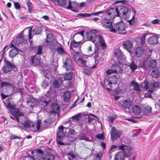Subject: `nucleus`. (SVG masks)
<instances>
[{
  "instance_id": "79ce46f5",
  "label": "nucleus",
  "mask_w": 160,
  "mask_h": 160,
  "mask_svg": "<svg viewBox=\"0 0 160 160\" xmlns=\"http://www.w3.org/2000/svg\"><path fill=\"white\" fill-rule=\"evenodd\" d=\"M83 72L88 76L90 75L91 73L90 68L88 67V68H83Z\"/></svg>"
},
{
  "instance_id": "b1692460",
  "label": "nucleus",
  "mask_w": 160,
  "mask_h": 160,
  "mask_svg": "<svg viewBox=\"0 0 160 160\" xmlns=\"http://www.w3.org/2000/svg\"><path fill=\"white\" fill-rule=\"evenodd\" d=\"M152 110L151 107L147 105L144 106L142 109V112L146 115H149L151 112Z\"/></svg>"
},
{
  "instance_id": "423d86ee",
  "label": "nucleus",
  "mask_w": 160,
  "mask_h": 160,
  "mask_svg": "<svg viewBox=\"0 0 160 160\" xmlns=\"http://www.w3.org/2000/svg\"><path fill=\"white\" fill-rule=\"evenodd\" d=\"M112 20H110L107 19L106 18L102 19L101 22L103 26H105L107 28H111L110 29V32L114 33L116 32V30L115 28L113 27L112 25V23L111 21Z\"/></svg>"
},
{
  "instance_id": "0e129e2a",
  "label": "nucleus",
  "mask_w": 160,
  "mask_h": 160,
  "mask_svg": "<svg viewBox=\"0 0 160 160\" xmlns=\"http://www.w3.org/2000/svg\"><path fill=\"white\" fill-rule=\"evenodd\" d=\"M96 137L99 140H102L104 138V136L102 134H97L96 136Z\"/></svg>"
},
{
  "instance_id": "774afa93",
  "label": "nucleus",
  "mask_w": 160,
  "mask_h": 160,
  "mask_svg": "<svg viewBox=\"0 0 160 160\" xmlns=\"http://www.w3.org/2000/svg\"><path fill=\"white\" fill-rule=\"evenodd\" d=\"M36 151L38 153H37L38 154H39V155H41V154L44 155L43 154V153H44L43 151L41 149L38 148L36 149Z\"/></svg>"
},
{
  "instance_id": "dca6fc26",
  "label": "nucleus",
  "mask_w": 160,
  "mask_h": 160,
  "mask_svg": "<svg viewBox=\"0 0 160 160\" xmlns=\"http://www.w3.org/2000/svg\"><path fill=\"white\" fill-rule=\"evenodd\" d=\"M64 66L67 71L72 69V63L71 59L67 58L64 62Z\"/></svg>"
},
{
  "instance_id": "cd10ccee",
  "label": "nucleus",
  "mask_w": 160,
  "mask_h": 160,
  "mask_svg": "<svg viewBox=\"0 0 160 160\" xmlns=\"http://www.w3.org/2000/svg\"><path fill=\"white\" fill-rule=\"evenodd\" d=\"M63 95L64 96V101L66 102H68L71 97L70 92L68 91H66Z\"/></svg>"
},
{
  "instance_id": "20e7f679",
  "label": "nucleus",
  "mask_w": 160,
  "mask_h": 160,
  "mask_svg": "<svg viewBox=\"0 0 160 160\" xmlns=\"http://www.w3.org/2000/svg\"><path fill=\"white\" fill-rule=\"evenodd\" d=\"M114 28L118 31L119 33L123 34H126L127 33L125 29L126 28L125 23L123 21H120L119 22L114 24L113 25Z\"/></svg>"
},
{
  "instance_id": "4be33fe9",
  "label": "nucleus",
  "mask_w": 160,
  "mask_h": 160,
  "mask_svg": "<svg viewBox=\"0 0 160 160\" xmlns=\"http://www.w3.org/2000/svg\"><path fill=\"white\" fill-rule=\"evenodd\" d=\"M160 39V37L156 36H152L148 40V42L150 44L154 45L158 42V39Z\"/></svg>"
},
{
  "instance_id": "a878e982",
  "label": "nucleus",
  "mask_w": 160,
  "mask_h": 160,
  "mask_svg": "<svg viewBox=\"0 0 160 160\" xmlns=\"http://www.w3.org/2000/svg\"><path fill=\"white\" fill-rule=\"evenodd\" d=\"M130 85L133 87V90L136 91H140V87L138 83L135 82L134 81H132L130 83Z\"/></svg>"
},
{
  "instance_id": "473e14b6",
  "label": "nucleus",
  "mask_w": 160,
  "mask_h": 160,
  "mask_svg": "<svg viewBox=\"0 0 160 160\" xmlns=\"http://www.w3.org/2000/svg\"><path fill=\"white\" fill-rule=\"evenodd\" d=\"M43 160H54L55 157L53 154H51L49 155H44Z\"/></svg>"
},
{
  "instance_id": "f3484780",
  "label": "nucleus",
  "mask_w": 160,
  "mask_h": 160,
  "mask_svg": "<svg viewBox=\"0 0 160 160\" xmlns=\"http://www.w3.org/2000/svg\"><path fill=\"white\" fill-rule=\"evenodd\" d=\"M11 100L12 99L11 98H8L6 100L5 102L3 101V102L8 109H14L15 105L11 104Z\"/></svg>"
},
{
  "instance_id": "13d9d810",
  "label": "nucleus",
  "mask_w": 160,
  "mask_h": 160,
  "mask_svg": "<svg viewBox=\"0 0 160 160\" xmlns=\"http://www.w3.org/2000/svg\"><path fill=\"white\" fill-rule=\"evenodd\" d=\"M104 12V11H101L95 12H92L90 13L89 14H90L91 16L92 15L98 16V14L103 13Z\"/></svg>"
},
{
  "instance_id": "5fc2aeb1",
  "label": "nucleus",
  "mask_w": 160,
  "mask_h": 160,
  "mask_svg": "<svg viewBox=\"0 0 160 160\" xmlns=\"http://www.w3.org/2000/svg\"><path fill=\"white\" fill-rule=\"evenodd\" d=\"M136 117H133L131 118H126L125 119V120L128 121H131L133 123H137V122L135 120L134 118H136Z\"/></svg>"
},
{
  "instance_id": "37998d69",
  "label": "nucleus",
  "mask_w": 160,
  "mask_h": 160,
  "mask_svg": "<svg viewBox=\"0 0 160 160\" xmlns=\"http://www.w3.org/2000/svg\"><path fill=\"white\" fill-rule=\"evenodd\" d=\"M53 40V35L51 33H48L47 35V38L46 41L47 42H49Z\"/></svg>"
},
{
  "instance_id": "052dcab7",
  "label": "nucleus",
  "mask_w": 160,
  "mask_h": 160,
  "mask_svg": "<svg viewBox=\"0 0 160 160\" xmlns=\"http://www.w3.org/2000/svg\"><path fill=\"white\" fill-rule=\"evenodd\" d=\"M153 92L152 90H150V92L146 93L145 95V97L146 98H152L151 93Z\"/></svg>"
},
{
  "instance_id": "f257e3e1",
  "label": "nucleus",
  "mask_w": 160,
  "mask_h": 160,
  "mask_svg": "<svg viewBox=\"0 0 160 160\" xmlns=\"http://www.w3.org/2000/svg\"><path fill=\"white\" fill-rule=\"evenodd\" d=\"M119 148L124 153H117L114 157V160H124L125 157H130L133 152L131 147L122 145L119 146Z\"/></svg>"
},
{
  "instance_id": "603ef678",
  "label": "nucleus",
  "mask_w": 160,
  "mask_h": 160,
  "mask_svg": "<svg viewBox=\"0 0 160 160\" xmlns=\"http://www.w3.org/2000/svg\"><path fill=\"white\" fill-rule=\"evenodd\" d=\"M15 8L17 10H20L21 8V6L18 2H14L13 1Z\"/></svg>"
},
{
  "instance_id": "ddd939ff",
  "label": "nucleus",
  "mask_w": 160,
  "mask_h": 160,
  "mask_svg": "<svg viewBox=\"0 0 160 160\" xmlns=\"http://www.w3.org/2000/svg\"><path fill=\"white\" fill-rule=\"evenodd\" d=\"M148 61L147 58L140 59L139 61L138 64V67L146 70L148 68Z\"/></svg>"
},
{
  "instance_id": "72a5a7b5",
  "label": "nucleus",
  "mask_w": 160,
  "mask_h": 160,
  "mask_svg": "<svg viewBox=\"0 0 160 160\" xmlns=\"http://www.w3.org/2000/svg\"><path fill=\"white\" fill-rule=\"evenodd\" d=\"M1 87L3 88L5 87L6 88L12 87L13 85L11 83L6 82H2L1 83Z\"/></svg>"
},
{
  "instance_id": "5701e85b",
  "label": "nucleus",
  "mask_w": 160,
  "mask_h": 160,
  "mask_svg": "<svg viewBox=\"0 0 160 160\" xmlns=\"http://www.w3.org/2000/svg\"><path fill=\"white\" fill-rule=\"evenodd\" d=\"M132 112L135 115L139 114L141 112V109L140 107L136 105H133L131 108Z\"/></svg>"
},
{
  "instance_id": "de8ad7c7",
  "label": "nucleus",
  "mask_w": 160,
  "mask_h": 160,
  "mask_svg": "<svg viewBox=\"0 0 160 160\" xmlns=\"http://www.w3.org/2000/svg\"><path fill=\"white\" fill-rule=\"evenodd\" d=\"M150 85L152 88H155L158 87L159 83L158 82L152 81L150 82Z\"/></svg>"
},
{
  "instance_id": "2eb2a0df",
  "label": "nucleus",
  "mask_w": 160,
  "mask_h": 160,
  "mask_svg": "<svg viewBox=\"0 0 160 160\" xmlns=\"http://www.w3.org/2000/svg\"><path fill=\"white\" fill-rule=\"evenodd\" d=\"M30 63L33 66L38 65L40 62V60L34 56H31L29 59Z\"/></svg>"
},
{
  "instance_id": "412c9836",
  "label": "nucleus",
  "mask_w": 160,
  "mask_h": 160,
  "mask_svg": "<svg viewBox=\"0 0 160 160\" xmlns=\"http://www.w3.org/2000/svg\"><path fill=\"white\" fill-rule=\"evenodd\" d=\"M52 122V118H49L47 120H45L42 122V128H47L51 125Z\"/></svg>"
},
{
  "instance_id": "9b49d317",
  "label": "nucleus",
  "mask_w": 160,
  "mask_h": 160,
  "mask_svg": "<svg viewBox=\"0 0 160 160\" xmlns=\"http://www.w3.org/2000/svg\"><path fill=\"white\" fill-rule=\"evenodd\" d=\"M118 80V78L115 75H110L108 78L106 79L108 82V85L111 88L112 87V84H117Z\"/></svg>"
},
{
  "instance_id": "49530a36",
  "label": "nucleus",
  "mask_w": 160,
  "mask_h": 160,
  "mask_svg": "<svg viewBox=\"0 0 160 160\" xmlns=\"http://www.w3.org/2000/svg\"><path fill=\"white\" fill-rule=\"evenodd\" d=\"M78 60L81 62L82 66L84 68H88V67L86 64V61L82 60V58L80 57L78 59Z\"/></svg>"
},
{
  "instance_id": "58836bf2",
  "label": "nucleus",
  "mask_w": 160,
  "mask_h": 160,
  "mask_svg": "<svg viewBox=\"0 0 160 160\" xmlns=\"http://www.w3.org/2000/svg\"><path fill=\"white\" fill-rule=\"evenodd\" d=\"M148 85V82L146 80V79H145L141 84L142 87L145 88L146 90L148 89L149 88Z\"/></svg>"
},
{
  "instance_id": "f8f14e48",
  "label": "nucleus",
  "mask_w": 160,
  "mask_h": 160,
  "mask_svg": "<svg viewBox=\"0 0 160 160\" xmlns=\"http://www.w3.org/2000/svg\"><path fill=\"white\" fill-rule=\"evenodd\" d=\"M122 47L127 50L128 52H131V48L133 46V43L130 40H126L124 41L122 44Z\"/></svg>"
},
{
  "instance_id": "864d4df0",
  "label": "nucleus",
  "mask_w": 160,
  "mask_h": 160,
  "mask_svg": "<svg viewBox=\"0 0 160 160\" xmlns=\"http://www.w3.org/2000/svg\"><path fill=\"white\" fill-rule=\"evenodd\" d=\"M53 87L55 88H58L60 87V85L58 80H55L53 83Z\"/></svg>"
},
{
  "instance_id": "3c124183",
  "label": "nucleus",
  "mask_w": 160,
  "mask_h": 160,
  "mask_svg": "<svg viewBox=\"0 0 160 160\" xmlns=\"http://www.w3.org/2000/svg\"><path fill=\"white\" fill-rule=\"evenodd\" d=\"M79 16L82 17H90L91 15L89 13H82L78 14L76 16L78 17Z\"/></svg>"
},
{
  "instance_id": "6e6d98bb",
  "label": "nucleus",
  "mask_w": 160,
  "mask_h": 160,
  "mask_svg": "<svg viewBox=\"0 0 160 160\" xmlns=\"http://www.w3.org/2000/svg\"><path fill=\"white\" fill-rule=\"evenodd\" d=\"M117 116L115 115L113 116H110L109 117V122L110 123H112L113 121L116 119Z\"/></svg>"
},
{
  "instance_id": "6ab92c4d",
  "label": "nucleus",
  "mask_w": 160,
  "mask_h": 160,
  "mask_svg": "<svg viewBox=\"0 0 160 160\" xmlns=\"http://www.w3.org/2000/svg\"><path fill=\"white\" fill-rule=\"evenodd\" d=\"M83 43V42L81 43V42L79 41L77 42L75 41L74 39L72 40L70 42V49L71 50L73 49V48H76L80 46V48H81V45Z\"/></svg>"
},
{
  "instance_id": "7ed1b4c3",
  "label": "nucleus",
  "mask_w": 160,
  "mask_h": 160,
  "mask_svg": "<svg viewBox=\"0 0 160 160\" xmlns=\"http://www.w3.org/2000/svg\"><path fill=\"white\" fill-rule=\"evenodd\" d=\"M5 65L2 67V69L3 72L5 73H8L11 72L12 70H14V68H16V65L11 63L6 59L4 60Z\"/></svg>"
},
{
  "instance_id": "2f4dec72",
  "label": "nucleus",
  "mask_w": 160,
  "mask_h": 160,
  "mask_svg": "<svg viewBox=\"0 0 160 160\" xmlns=\"http://www.w3.org/2000/svg\"><path fill=\"white\" fill-rule=\"evenodd\" d=\"M128 66L130 67L132 72H134L138 68L137 65L133 61H132Z\"/></svg>"
},
{
  "instance_id": "bb28decb",
  "label": "nucleus",
  "mask_w": 160,
  "mask_h": 160,
  "mask_svg": "<svg viewBox=\"0 0 160 160\" xmlns=\"http://www.w3.org/2000/svg\"><path fill=\"white\" fill-rule=\"evenodd\" d=\"M42 31V29L41 27L36 26L33 29L32 33L33 35L39 34Z\"/></svg>"
},
{
  "instance_id": "e433bc0d",
  "label": "nucleus",
  "mask_w": 160,
  "mask_h": 160,
  "mask_svg": "<svg viewBox=\"0 0 160 160\" xmlns=\"http://www.w3.org/2000/svg\"><path fill=\"white\" fill-rule=\"evenodd\" d=\"M72 72L67 73L64 75V78L65 80H71L72 78Z\"/></svg>"
},
{
  "instance_id": "680f3d73",
  "label": "nucleus",
  "mask_w": 160,
  "mask_h": 160,
  "mask_svg": "<svg viewBox=\"0 0 160 160\" xmlns=\"http://www.w3.org/2000/svg\"><path fill=\"white\" fill-rule=\"evenodd\" d=\"M128 1L127 0H117L115 1L114 4H117L119 3H122V4H125L126 2H127Z\"/></svg>"
},
{
  "instance_id": "c85d7f7f",
  "label": "nucleus",
  "mask_w": 160,
  "mask_h": 160,
  "mask_svg": "<svg viewBox=\"0 0 160 160\" xmlns=\"http://www.w3.org/2000/svg\"><path fill=\"white\" fill-rule=\"evenodd\" d=\"M159 73L160 71L159 69H156L152 71L151 75L153 78H156L158 76Z\"/></svg>"
},
{
  "instance_id": "f03ea898",
  "label": "nucleus",
  "mask_w": 160,
  "mask_h": 160,
  "mask_svg": "<svg viewBox=\"0 0 160 160\" xmlns=\"http://www.w3.org/2000/svg\"><path fill=\"white\" fill-rule=\"evenodd\" d=\"M87 35L86 37L88 40H90L93 43L96 42V39L98 38L99 42L100 43L103 49H104L107 47V45L105 43L104 39L102 36L101 34L99 35H96L95 32L90 31L86 32Z\"/></svg>"
},
{
  "instance_id": "f704fd0d",
  "label": "nucleus",
  "mask_w": 160,
  "mask_h": 160,
  "mask_svg": "<svg viewBox=\"0 0 160 160\" xmlns=\"http://www.w3.org/2000/svg\"><path fill=\"white\" fill-rule=\"evenodd\" d=\"M121 91V89L119 88H117L114 90H112L111 92V94L112 96H115V95L118 94Z\"/></svg>"
},
{
  "instance_id": "7c9ffc66",
  "label": "nucleus",
  "mask_w": 160,
  "mask_h": 160,
  "mask_svg": "<svg viewBox=\"0 0 160 160\" xmlns=\"http://www.w3.org/2000/svg\"><path fill=\"white\" fill-rule=\"evenodd\" d=\"M157 65V63L155 60H152L149 62V67L150 68H154Z\"/></svg>"
},
{
  "instance_id": "8fccbe9b",
  "label": "nucleus",
  "mask_w": 160,
  "mask_h": 160,
  "mask_svg": "<svg viewBox=\"0 0 160 160\" xmlns=\"http://www.w3.org/2000/svg\"><path fill=\"white\" fill-rule=\"evenodd\" d=\"M49 82L48 81L44 80L42 82L41 86L43 88H45L49 85Z\"/></svg>"
},
{
  "instance_id": "69168bd1",
  "label": "nucleus",
  "mask_w": 160,
  "mask_h": 160,
  "mask_svg": "<svg viewBox=\"0 0 160 160\" xmlns=\"http://www.w3.org/2000/svg\"><path fill=\"white\" fill-rule=\"evenodd\" d=\"M134 18V16H133L132 19L128 21V22L130 25H134V24L135 22L134 20L133 19Z\"/></svg>"
},
{
  "instance_id": "a18cd8bd",
  "label": "nucleus",
  "mask_w": 160,
  "mask_h": 160,
  "mask_svg": "<svg viewBox=\"0 0 160 160\" xmlns=\"http://www.w3.org/2000/svg\"><path fill=\"white\" fill-rule=\"evenodd\" d=\"M30 42V45L29 46V48L30 50H36L37 48L38 47V46H35L34 45L32 41H29Z\"/></svg>"
},
{
  "instance_id": "a19ab883",
  "label": "nucleus",
  "mask_w": 160,
  "mask_h": 160,
  "mask_svg": "<svg viewBox=\"0 0 160 160\" xmlns=\"http://www.w3.org/2000/svg\"><path fill=\"white\" fill-rule=\"evenodd\" d=\"M56 51L59 54L61 55L65 53V51L63 49V48L61 46L57 48Z\"/></svg>"
},
{
  "instance_id": "bf43d9fd",
  "label": "nucleus",
  "mask_w": 160,
  "mask_h": 160,
  "mask_svg": "<svg viewBox=\"0 0 160 160\" xmlns=\"http://www.w3.org/2000/svg\"><path fill=\"white\" fill-rule=\"evenodd\" d=\"M66 129L68 132H67L69 134L73 135L74 134L75 131L74 130L70 129L68 127L66 128Z\"/></svg>"
},
{
  "instance_id": "c756f323",
  "label": "nucleus",
  "mask_w": 160,
  "mask_h": 160,
  "mask_svg": "<svg viewBox=\"0 0 160 160\" xmlns=\"http://www.w3.org/2000/svg\"><path fill=\"white\" fill-rule=\"evenodd\" d=\"M78 137L80 140H84L86 141H89V138L87 137L86 134L85 133H80Z\"/></svg>"
},
{
  "instance_id": "1a4fd4ad",
  "label": "nucleus",
  "mask_w": 160,
  "mask_h": 160,
  "mask_svg": "<svg viewBox=\"0 0 160 160\" xmlns=\"http://www.w3.org/2000/svg\"><path fill=\"white\" fill-rule=\"evenodd\" d=\"M115 56L119 61L125 59L126 57L122 51L119 48H116L114 50Z\"/></svg>"
},
{
  "instance_id": "a211bd4d",
  "label": "nucleus",
  "mask_w": 160,
  "mask_h": 160,
  "mask_svg": "<svg viewBox=\"0 0 160 160\" xmlns=\"http://www.w3.org/2000/svg\"><path fill=\"white\" fill-rule=\"evenodd\" d=\"M19 51H21L16 47H14V48L12 49L9 52V56L12 58H13L15 57L17 55Z\"/></svg>"
},
{
  "instance_id": "6e6552de",
  "label": "nucleus",
  "mask_w": 160,
  "mask_h": 160,
  "mask_svg": "<svg viewBox=\"0 0 160 160\" xmlns=\"http://www.w3.org/2000/svg\"><path fill=\"white\" fill-rule=\"evenodd\" d=\"M121 131L117 130L115 127H112L111 129V137L112 139L116 140L119 138L122 135Z\"/></svg>"
},
{
  "instance_id": "0eeeda50",
  "label": "nucleus",
  "mask_w": 160,
  "mask_h": 160,
  "mask_svg": "<svg viewBox=\"0 0 160 160\" xmlns=\"http://www.w3.org/2000/svg\"><path fill=\"white\" fill-rule=\"evenodd\" d=\"M128 8L124 6H122L119 8L118 7V17L120 18H126L127 14L128 12Z\"/></svg>"
},
{
  "instance_id": "ea45409f",
  "label": "nucleus",
  "mask_w": 160,
  "mask_h": 160,
  "mask_svg": "<svg viewBox=\"0 0 160 160\" xmlns=\"http://www.w3.org/2000/svg\"><path fill=\"white\" fill-rule=\"evenodd\" d=\"M24 127L25 128H30L31 127V123L28 120H25L22 123Z\"/></svg>"
},
{
  "instance_id": "4d7b16f0",
  "label": "nucleus",
  "mask_w": 160,
  "mask_h": 160,
  "mask_svg": "<svg viewBox=\"0 0 160 160\" xmlns=\"http://www.w3.org/2000/svg\"><path fill=\"white\" fill-rule=\"evenodd\" d=\"M44 155H39L37 154L36 158L38 160H43L44 159Z\"/></svg>"
},
{
  "instance_id": "393cba45",
  "label": "nucleus",
  "mask_w": 160,
  "mask_h": 160,
  "mask_svg": "<svg viewBox=\"0 0 160 160\" xmlns=\"http://www.w3.org/2000/svg\"><path fill=\"white\" fill-rule=\"evenodd\" d=\"M144 52V50L142 47H138L136 49L135 55L138 57H140Z\"/></svg>"
},
{
  "instance_id": "e2e57ef3",
  "label": "nucleus",
  "mask_w": 160,
  "mask_h": 160,
  "mask_svg": "<svg viewBox=\"0 0 160 160\" xmlns=\"http://www.w3.org/2000/svg\"><path fill=\"white\" fill-rule=\"evenodd\" d=\"M42 52V46L40 45L38 48L37 54H41Z\"/></svg>"
},
{
  "instance_id": "39448f33",
  "label": "nucleus",
  "mask_w": 160,
  "mask_h": 160,
  "mask_svg": "<svg viewBox=\"0 0 160 160\" xmlns=\"http://www.w3.org/2000/svg\"><path fill=\"white\" fill-rule=\"evenodd\" d=\"M118 7L111 8L109 10L106 11V13L107 15V17L108 19L112 20L115 17H118Z\"/></svg>"
},
{
  "instance_id": "c9c22d12",
  "label": "nucleus",
  "mask_w": 160,
  "mask_h": 160,
  "mask_svg": "<svg viewBox=\"0 0 160 160\" xmlns=\"http://www.w3.org/2000/svg\"><path fill=\"white\" fill-rule=\"evenodd\" d=\"M81 114L80 113H79L77 115L72 116L71 117V118L72 119V121H78L79 120V119L81 118Z\"/></svg>"
},
{
  "instance_id": "aec40b11",
  "label": "nucleus",
  "mask_w": 160,
  "mask_h": 160,
  "mask_svg": "<svg viewBox=\"0 0 160 160\" xmlns=\"http://www.w3.org/2000/svg\"><path fill=\"white\" fill-rule=\"evenodd\" d=\"M112 68H113L114 72L115 73H121L123 71V67L117 64H112Z\"/></svg>"
},
{
  "instance_id": "4468645a",
  "label": "nucleus",
  "mask_w": 160,
  "mask_h": 160,
  "mask_svg": "<svg viewBox=\"0 0 160 160\" xmlns=\"http://www.w3.org/2000/svg\"><path fill=\"white\" fill-rule=\"evenodd\" d=\"M65 136L63 131H58L57 133V139L58 143L61 145H65V144L63 142L60 141L62 140Z\"/></svg>"
},
{
  "instance_id": "c03bdc74",
  "label": "nucleus",
  "mask_w": 160,
  "mask_h": 160,
  "mask_svg": "<svg viewBox=\"0 0 160 160\" xmlns=\"http://www.w3.org/2000/svg\"><path fill=\"white\" fill-rule=\"evenodd\" d=\"M56 2L61 7L65 6L67 3L66 0H57Z\"/></svg>"
},
{
  "instance_id": "9d476101",
  "label": "nucleus",
  "mask_w": 160,
  "mask_h": 160,
  "mask_svg": "<svg viewBox=\"0 0 160 160\" xmlns=\"http://www.w3.org/2000/svg\"><path fill=\"white\" fill-rule=\"evenodd\" d=\"M132 104V101L129 98L125 100L122 105V108L127 112H130L131 111L130 107Z\"/></svg>"
},
{
  "instance_id": "338daca9",
  "label": "nucleus",
  "mask_w": 160,
  "mask_h": 160,
  "mask_svg": "<svg viewBox=\"0 0 160 160\" xmlns=\"http://www.w3.org/2000/svg\"><path fill=\"white\" fill-rule=\"evenodd\" d=\"M160 20L158 19H156L155 20H152L151 22V23L153 24H159L160 23Z\"/></svg>"
},
{
  "instance_id": "4c0bfd02",
  "label": "nucleus",
  "mask_w": 160,
  "mask_h": 160,
  "mask_svg": "<svg viewBox=\"0 0 160 160\" xmlns=\"http://www.w3.org/2000/svg\"><path fill=\"white\" fill-rule=\"evenodd\" d=\"M16 42L18 44H21L24 42V39L22 35H19L16 38Z\"/></svg>"
},
{
  "instance_id": "09e8293b",
  "label": "nucleus",
  "mask_w": 160,
  "mask_h": 160,
  "mask_svg": "<svg viewBox=\"0 0 160 160\" xmlns=\"http://www.w3.org/2000/svg\"><path fill=\"white\" fill-rule=\"evenodd\" d=\"M51 108L53 110L56 111H58L60 109L59 106L56 103H53L52 104Z\"/></svg>"
}]
</instances>
